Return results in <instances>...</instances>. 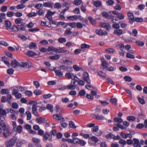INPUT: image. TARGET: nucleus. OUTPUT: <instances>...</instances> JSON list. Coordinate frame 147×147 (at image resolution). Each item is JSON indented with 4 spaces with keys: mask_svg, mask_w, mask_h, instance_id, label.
Instances as JSON below:
<instances>
[{
    "mask_svg": "<svg viewBox=\"0 0 147 147\" xmlns=\"http://www.w3.org/2000/svg\"><path fill=\"white\" fill-rule=\"evenodd\" d=\"M2 128L3 130V134L5 137L6 138L7 137L11 135L10 131L9 129L6 127L4 122L0 123V134L2 132Z\"/></svg>",
    "mask_w": 147,
    "mask_h": 147,
    "instance_id": "1",
    "label": "nucleus"
},
{
    "mask_svg": "<svg viewBox=\"0 0 147 147\" xmlns=\"http://www.w3.org/2000/svg\"><path fill=\"white\" fill-rule=\"evenodd\" d=\"M11 64V66L13 68H15L18 66L19 67L24 68L28 66V63L27 62H22L21 64H19V63L16 60H12Z\"/></svg>",
    "mask_w": 147,
    "mask_h": 147,
    "instance_id": "2",
    "label": "nucleus"
},
{
    "mask_svg": "<svg viewBox=\"0 0 147 147\" xmlns=\"http://www.w3.org/2000/svg\"><path fill=\"white\" fill-rule=\"evenodd\" d=\"M17 138L16 137L12 138L11 139L7 140L5 142V144L6 147H12L15 144Z\"/></svg>",
    "mask_w": 147,
    "mask_h": 147,
    "instance_id": "3",
    "label": "nucleus"
},
{
    "mask_svg": "<svg viewBox=\"0 0 147 147\" xmlns=\"http://www.w3.org/2000/svg\"><path fill=\"white\" fill-rule=\"evenodd\" d=\"M98 141V139L95 136L91 137L90 139L89 140L88 142L91 145L96 146V143Z\"/></svg>",
    "mask_w": 147,
    "mask_h": 147,
    "instance_id": "4",
    "label": "nucleus"
},
{
    "mask_svg": "<svg viewBox=\"0 0 147 147\" xmlns=\"http://www.w3.org/2000/svg\"><path fill=\"white\" fill-rule=\"evenodd\" d=\"M53 118L57 122H60L64 121L65 119L62 116L61 114H55L53 115Z\"/></svg>",
    "mask_w": 147,
    "mask_h": 147,
    "instance_id": "5",
    "label": "nucleus"
},
{
    "mask_svg": "<svg viewBox=\"0 0 147 147\" xmlns=\"http://www.w3.org/2000/svg\"><path fill=\"white\" fill-rule=\"evenodd\" d=\"M52 139V136L49 133L46 132L43 135V140L45 142L47 140L50 141Z\"/></svg>",
    "mask_w": 147,
    "mask_h": 147,
    "instance_id": "6",
    "label": "nucleus"
},
{
    "mask_svg": "<svg viewBox=\"0 0 147 147\" xmlns=\"http://www.w3.org/2000/svg\"><path fill=\"white\" fill-rule=\"evenodd\" d=\"M100 26L101 28H105L108 31L110 30L111 28V27L110 24L106 22L101 23L100 24Z\"/></svg>",
    "mask_w": 147,
    "mask_h": 147,
    "instance_id": "7",
    "label": "nucleus"
},
{
    "mask_svg": "<svg viewBox=\"0 0 147 147\" xmlns=\"http://www.w3.org/2000/svg\"><path fill=\"white\" fill-rule=\"evenodd\" d=\"M75 143V144H79L82 146H84L86 144V142L85 141L76 138Z\"/></svg>",
    "mask_w": 147,
    "mask_h": 147,
    "instance_id": "8",
    "label": "nucleus"
},
{
    "mask_svg": "<svg viewBox=\"0 0 147 147\" xmlns=\"http://www.w3.org/2000/svg\"><path fill=\"white\" fill-rule=\"evenodd\" d=\"M65 76L69 79H71L72 80H74L76 81H78V78L76 76V74H66Z\"/></svg>",
    "mask_w": 147,
    "mask_h": 147,
    "instance_id": "9",
    "label": "nucleus"
},
{
    "mask_svg": "<svg viewBox=\"0 0 147 147\" xmlns=\"http://www.w3.org/2000/svg\"><path fill=\"white\" fill-rule=\"evenodd\" d=\"M12 95L15 96V97L17 99L20 98L22 96V94L18 93L17 90L14 89L13 90Z\"/></svg>",
    "mask_w": 147,
    "mask_h": 147,
    "instance_id": "10",
    "label": "nucleus"
},
{
    "mask_svg": "<svg viewBox=\"0 0 147 147\" xmlns=\"http://www.w3.org/2000/svg\"><path fill=\"white\" fill-rule=\"evenodd\" d=\"M127 15L130 23L132 24L135 21V19L133 14L132 13L128 12L127 13Z\"/></svg>",
    "mask_w": 147,
    "mask_h": 147,
    "instance_id": "11",
    "label": "nucleus"
},
{
    "mask_svg": "<svg viewBox=\"0 0 147 147\" xmlns=\"http://www.w3.org/2000/svg\"><path fill=\"white\" fill-rule=\"evenodd\" d=\"M133 146L134 147H141V144L138 139L136 138L133 139Z\"/></svg>",
    "mask_w": 147,
    "mask_h": 147,
    "instance_id": "12",
    "label": "nucleus"
},
{
    "mask_svg": "<svg viewBox=\"0 0 147 147\" xmlns=\"http://www.w3.org/2000/svg\"><path fill=\"white\" fill-rule=\"evenodd\" d=\"M106 137L107 138L109 139L110 138L113 139L115 140H120L121 138L119 136H115V135H113L111 134H110L109 135H107Z\"/></svg>",
    "mask_w": 147,
    "mask_h": 147,
    "instance_id": "13",
    "label": "nucleus"
},
{
    "mask_svg": "<svg viewBox=\"0 0 147 147\" xmlns=\"http://www.w3.org/2000/svg\"><path fill=\"white\" fill-rule=\"evenodd\" d=\"M96 32L99 36L107 35L108 34V32L107 31L103 32L102 30L101 29L99 30H96Z\"/></svg>",
    "mask_w": 147,
    "mask_h": 147,
    "instance_id": "14",
    "label": "nucleus"
},
{
    "mask_svg": "<svg viewBox=\"0 0 147 147\" xmlns=\"http://www.w3.org/2000/svg\"><path fill=\"white\" fill-rule=\"evenodd\" d=\"M9 112V110L8 109H0V115L3 116H6L7 114Z\"/></svg>",
    "mask_w": 147,
    "mask_h": 147,
    "instance_id": "15",
    "label": "nucleus"
},
{
    "mask_svg": "<svg viewBox=\"0 0 147 147\" xmlns=\"http://www.w3.org/2000/svg\"><path fill=\"white\" fill-rule=\"evenodd\" d=\"M8 59H9V58L5 56L2 57L1 58V61L8 66L10 65V63L8 61Z\"/></svg>",
    "mask_w": 147,
    "mask_h": 147,
    "instance_id": "16",
    "label": "nucleus"
},
{
    "mask_svg": "<svg viewBox=\"0 0 147 147\" xmlns=\"http://www.w3.org/2000/svg\"><path fill=\"white\" fill-rule=\"evenodd\" d=\"M83 80L87 83L89 84L90 83L88 74H84Z\"/></svg>",
    "mask_w": 147,
    "mask_h": 147,
    "instance_id": "17",
    "label": "nucleus"
},
{
    "mask_svg": "<svg viewBox=\"0 0 147 147\" xmlns=\"http://www.w3.org/2000/svg\"><path fill=\"white\" fill-rule=\"evenodd\" d=\"M11 23L8 20L5 21V25L6 29L8 30L10 29L11 26Z\"/></svg>",
    "mask_w": 147,
    "mask_h": 147,
    "instance_id": "18",
    "label": "nucleus"
},
{
    "mask_svg": "<svg viewBox=\"0 0 147 147\" xmlns=\"http://www.w3.org/2000/svg\"><path fill=\"white\" fill-rule=\"evenodd\" d=\"M113 33L114 34H116L119 36L123 34V31L120 29H116L114 30Z\"/></svg>",
    "mask_w": 147,
    "mask_h": 147,
    "instance_id": "19",
    "label": "nucleus"
},
{
    "mask_svg": "<svg viewBox=\"0 0 147 147\" xmlns=\"http://www.w3.org/2000/svg\"><path fill=\"white\" fill-rule=\"evenodd\" d=\"M37 123L39 124L42 123H44L45 122V118L42 117L37 118L36 119Z\"/></svg>",
    "mask_w": 147,
    "mask_h": 147,
    "instance_id": "20",
    "label": "nucleus"
},
{
    "mask_svg": "<svg viewBox=\"0 0 147 147\" xmlns=\"http://www.w3.org/2000/svg\"><path fill=\"white\" fill-rule=\"evenodd\" d=\"M28 47L30 49H36L37 48L36 44L34 42H31L28 45Z\"/></svg>",
    "mask_w": 147,
    "mask_h": 147,
    "instance_id": "21",
    "label": "nucleus"
},
{
    "mask_svg": "<svg viewBox=\"0 0 147 147\" xmlns=\"http://www.w3.org/2000/svg\"><path fill=\"white\" fill-rule=\"evenodd\" d=\"M93 2L94 3V5L96 7H98L101 5V2L99 1H93Z\"/></svg>",
    "mask_w": 147,
    "mask_h": 147,
    "instance_id": "22",
    "label": "nucleus"
},
{
    "mask_svg": "<svg viewBox=\"0 0 147 147\" xmlns=\"http://www.w3.org/2000/svg\"><path fill=\"white\" fill-rule=\"evenodd\" d=\"M18 26L19 27V29L22 31H25V24L24 23H21L20 25H18Z\"/></svg>",
    "mask_w": 147,
    "mask_h": 147,
    "instance_id": "23",
    "label": "nucleus"
},
{
    "mask_svg": "<svg viewBox=\"0 0 147 147\" xmlns=\"http://www.w3.org/2000/svg\"><path fill=\"white\" fill-rule=\"evenodd\" d=\"M75 82H74L73 84H71L67 86V89L70 90H74L76 88V86L74 85Z\"/></svg>",
    "mask_w": 147,
    "mask_h": 147,
    "instance_id": "24",
    "label": "nucleus"
},
{
    "mask_svg": "<svg viewBox=\"0 0 147 147\" xmlns=\"http://www.w3.org/2000/svg\"><path fill=\"white\" fill-rule=\"evenodd\" d=\"M71 29L70 28L67 29L64 33V35L65 36H69L72 33V32L71 31Z\"/></svg>",
    "mask_w": 147,
    "mask_h": 147,
    "instance_id": "25",
    "label": "nucleus"
},
{
    "mask_svg": "<svg viewBox=\"0 0 147 147\" xmlns=\"http://www.w3.org/2000/svg\"><path fill=\"white\" fill-rule=\"evenodd\" d=\"M1 93L2 94H7L9 92V91L7 89H3L1 90L0 91Z\"/></svg>",
    "mask_w": 147,
    "mask_h": 147,
    "instance_id": "26",
    "label": "nucleus"
},
{
    "mask_svg": "<svg viewBox=\"0 0 147 147\" xmlns=\"http://www.w3.org/2000/svg\"><path fill=\"white\" fill-rule=\"evenodd\" d=\"M19 28L18 25H13L12 28L10 29H11L13 32H18L19 30Z\"/></svg>",
    "mask_w": 147,
    "mask_h": 147,
    "instance_id": "27",
    "label": "nucleus"
},
{
    "mask_svg": "<svg viewBox=\"0 0 147 147\" xmlns=\"http://www.w3.org/2000/svg\"><path fill=\"white\" fill-rule=\"evenodd\" d=\"M53 3H49V2H45L43 4V6L45 7H48L52 8L53 7Z\"/></svg>",
    "mask_w": 147,
    "mask_h": 147,
    "instance_id": "28",
    "label": "nucleus"
},
{
    "mask_svg": "<svg viewBox=\"0 0 147 147\" xmlns=\"http://www.w3.org/2000/svg\"><path fill=\"white\" fill-rule=\"evenodd\" d=\"M60 57L58 55H56L53 56H51L49 57V58L51 60H55L58 59Z\"/></svg>",
    "mask_w": 147,
    "mask_h": 147,
    "instance_id": "29",
    "label": "nucleus"
},
{
    "mask_svg": "<svg viewBox=\"0 0 147 147\" xmlns=\"http://www.w3.org/2000/svg\"><path fill=\"white\" fill-rule=\"evenodd\" d=\"M27 55L29 56H36L37 54L32 51H29L27 52Z\"/></svg>",
    "mask_w": 147,
    "mask_h": 147,
    "instance_id": "30",
    "label": "nucleus"
},
{
    "mask_svg": "<svg viewBox=\"0 0 147 147\" xmlns=\"http://www.w3.org/2000/svg\"><path fill=\"white\" fill-rule=\"evenodd\" d=\"M110 102L113 105H116L117 100L115 98L111 97L110 99Z\"/></svg>",
    "mask_w": 147,
    "mask_h": 147,
    "instance_id": "31",
    "label": "nucleus"
},
{
    "mask_svg": "<svg viewBox=\"0 0 147 147\" xmlns=\"http://www.w3.org/2000/svg\"><path fill=\"white\" fill-rule=\"evenodd\" d=\"M15 22L16 24H20L23 22V19L20 18H18L15 20Z\"/></svg>",
    "mask_w": 147,
    "mask_h": 147,
    "instance_id": "32",
    "label": "nucleus"
},
{
    "mask_svg": "<svg viewBox=\"0 0 147 147\" xmlns=\"http://www.w3.org/2000/svg\"><path fill=\"white\" fill-rule=\"evenodd\" d=\"M37 13L34 12H32L27 15L26 16L28 17L31 18L36 16Z\"/></svg>",
    "mask_w": 147,
    "mask_h": 147,
    "instance_id": "33",
    "label": "nucleus"
},
{
    "mask_svg": "<svg viewBox=\"0 0 147 147\" xmlns=\"http://www.w3.org/2000/svg\"><path fill=\"white\" fill-rule=\"evenodd\" d=\"M69 126L75 129L76 127L74 123L72 121H70L69 123Z\"/></svg>",
    "mask_w": 147,
    "mask_h": 147,
    "instance_id": "34",
    "label": "nucleus"
},
{
    "mask_svg": "<svg viewBox=\"0 0 147 147\" xmlns=\"http://www.w3.org/2000/svg\"><path fill=\"white\" fill-rule=\"evenodd\" d=\"M26 114L27 115V120H30L32 117L31 114V113L29 111H27L26 112Z\"/></svg>",
    "mask_w": 147,
    "mask_h": 147,
    "instance_id": "35",
    "label": "nucleus"
},
{
    "mask_svg": "<svg viewBox=\"0 0 147 147\" xmlns=\"http://www.w3.org/2000/svg\"><path fill=\"white\" fill-rule=\"evenodd\" d=\"M16 129L18 133H20L22 132V126L21 125H19L17 127Z\"/></svg>",
    "mask_w": 147,
    "mask_h": 147,
    "instance_id": "36",
    "label": "nucleus"
},
{
    "mask_svg": "<svg viewBox=\"0 0 147 147\" xmlns=\"http://www.w3.org/2000/svg\"><path fill=\"white\" fill-rule=\"evenodd\" d=\"M5 14L4 13H0V22H2V19H5Z\"/></svg>",
    "mask_w": 147,
    "mask_h": 147,
    "instance_id": "37",
    "label": "nucleus"
},
{
    "mask_svg": "<svg viewBox=\"0 0 147 147\" xmlns=\"http://www.w3.org/2000/svg\"><path fill=\"white\" fill-rule=\"evenodd\" d=\"M47 109L50 110V112H53L52 109L53 107V105L51 104H48L46 106Z\"/></svg>",
    "mask_w": 147,
    "mask_h": 147,
    "instance_id": "38",
    "label": "nucleus"
},
{
    "mask_svg": "<svg viewBox=\"0 0 147 147\" xmlns=\"http://www.w3.org/2000/svg\"><path fill=\"white\" fill-rule=\"evenodd\" d=\"M67 25L70 26L72 28H75L76 27V23L75 22L72 23H68L67 24Z\"/></svg>",
    "mask_w": 147,
    "mask_h": 147,
    "instance_id": "39",
    "label": "nucleus"
},
{
    "mask_svg": "<svg viewBox=\"0 0 147 147\" xmlns=\"http://www.w3.org/2000/svg\"><path fill=\"white\" fill-rule=\"evenodd\" d=\"M135 117L133 116H129L127 118V119L129 121H134L135 120Z\"/></svg>",
    "mask_w": 147,
    "mask_h": 147,
    "instance_id": "40",
    "label": "nucleus"
},
{
    "mask_svg": "<svg viewBox=\"0 0 147 147\" xmlns=\"http://www.w3.org/2000/svg\"><path fill=\"white\" fill-rule=\"evenodd\" d=\"M105 51L108 53H112L115 51V50L112 48H108L105 49Z\"/></svg>",
    "mask_w": 147,
    "mask_h": 147,
    "instance_id": "41",
    "label": "nucleus"
},
{
    "mask_svg": "<svg viewBox=\"0 0 147 147\" xmlns=\"http://www.w3.org/2000/svg\"><path fill=\"white\" fill-rule=\"evenodd\" d=\"M76 138H73L72 139H67V142L69 143L75 144Z\"/></svg>",
    "mask_w": 147,
    "mask_h": 147,
    "instance_id": "42",
    "label": "nucleus"
},
{
    "mask_svg": "<svg viewBox=\"0 0 147 147\" xmlns=\"http://www.w3.org/2000/svg\"><path fill=\"white\" fill-rule=\"evenodd\" d=\"M58 41L59 42L62 43L66 42V39L65 38H60L58 39Z\"/></svg>",
    "mask_w": 147,
    "mask_h": 147,
    "instance_id": "43",
    "label": "nucleus"
},
{
    "mask_svg": "<svg viewBox=\"0 0 147 147\" xmlns=\"http://www.w3.org/2000/svg\"><path fill=\"white\" fill-rule=\"evenodd\" d=\"M42 91L40 90L36 89L34 92V94L36 95H40L42 93Z\"/></svg>",
    "mask_w": 147,
    "mask_h": 147,
    "instance_id": "44",
    "label": "nucleus"
},
{
    "mask_svg": "<svg viewBox=\"0 0 147 147\" xmlns=\"http://www.w3.org/2000/svg\"><path fill=\"white\" fill-rule=\"evenodd\" d=\"M114 120L115 122L119 123H121L123 121L122 119L120 118L115 117L114 118Z\"/></svg>",
    "mask_w": 147,
    "mask_h": 147,
    "instance_id": "45",
    "label": "nucleus"
},
{
    "mask_svg": "<svg viewBox=\"0 0 147 147\" xmlns=\"http://www.w3.org/2000/svg\"><path fill=\"white\" fill-rule=\"evenodd\" d=\"M83 26H86V25L85 24H82L80 22H78L76 24V27L78 28H82Z\"/></svg>",
    "mask_w": 147,
    "mask_h": 147,
    "instance_id": "46",
    "label": "nucleus"
},
{
    "mask_svg": "<svg viewBox=\"0 0 147 147\" xmlns=\"http://www.w3.org/2000/svg\"><path fill=\"white\" fill-rule=\"evenodd\" d=\"M35 8L37 9H42V5L41 3H38L35 6Z\"/></svg>",
    "mask_w": 147,
    "mask_h": 147,
    "instance_id": "47",
    "label": "nucleus"
},
{
    "mask_svg": "<svg viewBox=\"0 0 147 147\" xmlns=\"http://www.w3.org/2000/svg\"><path fill=\"white\" fill-rule=\"evenodd\" d=\"M90 47V45L86 44H82L81 46V48L82 49H89Z\"/></svg>",
    "mask_w": 147,
    "mask_h": 147,
    "instance_id": "48",
    "label": "nucleus"
},
{
    "mask_svg": "<svg viewBox=\"0 0 147 147\" xmlns=\"http://www.w3.org/2000/svg\"><path fill=\"white\" fill-rule=\"evenodd\" d=\"M126 57L127 58L131 59H134L135 58V56L134 55H132L129 53H127L126 55Z\"/></svg>",
    "mask_w": 147,
    "mask_h": 147,
    "instance_id": "49",
    "label": "nucleus"
},
{
    "mask_svg": "<svg viewBox=\"0 0 147 147\" xmlns=\"http://www.w3.org/2000/svg\"><path fill=\"white\" fill-rule=\"evenodd\" d=\"M82 2V0H75L74 2V4L76 5H80L81 4Z\"/></svg>",
    "mask_w": 147,
    "mask_h": 147,
    "instance_id": "50",
    "label": "nucleus"
},
{
    "mask_svg": "<svg viewBox=\"0 0 147 147\" xmlns=\"http://www.w3.org/2000/svg\"><path fill=\"white\" fill-rule=\"evenodd\" d=\"M86 91L84 90H80L78 93V95L80 96H84L86 94Z\"/></svg>",
    "mask_w": 147,
    "mask_h": 147,
    "instance_id": "51",
    "label": "nucleus"
},
{
    "mask_svg": "<svg viewBox=\"0 0 147 147\" xmlns=\"http://www.w3.org/2000/svg\"><path fill=\"white\" fill-rule=\"evenodd\" d=\"M25 95L28 96H30L32 95V92L30 91L27 90L25 92Z\"/></svg>",
    "mask_w": 147,
    "mask_h": 147,
    "instance_id": "52",
    "label": "nucleus"
},
{
    "mask_svg": "<svg viewBox=\"0 0 147 147\" xmlns=\"http://www.w3.org/2000/svg\"><path fill=\"white\" fill-rule=\"evenodd\" d=\"M95 117L96 119L97 120L103 119L104 118V117L102 115H95Z\"/></svg>",
    "mask_w": 147,
    "mask_h": 147,
    "instance_id": "53",
    "label": "nucleus"
},
{
    "mask_svg": "<svg viewBox=\"0 0 147 147\" xmlns=\"http://www.w3.org/2000/svg\"><path fill=\"white\" fill-rule=\"evenodd\" d=\"M40 140L39 138L34 137L32 138V141L34 143H37L39 142Z\"/></svg>",
    "mask_w": 147,
    "mask_h": 147,
    "instance_id": "54",
    "label": "nucleus"
},
{
    "mask_svg": "<svg viewBox=\"0 0 147 147\" xmlns=\"http://www.w3.org/2000/svg\"><path fill=\"white\" fill-rule=\"evenodd\" d=\"M61 7V5L59 3H56L54 6L55 8L59 9Z\"/></svg>",
    "mask_w": 147,
    "mask_h": 147,
    "instance_id": "55",
    "label": "nucleus"
},
{
    "mask_svg": "<svg viewBox=\"0 0 147 147\" xmlns=\"http://www.w3.org/2000/svg\"><path fill=\"white\" fill-rule=\"evenodd\" d=\"M112 26L113 28L116 29H118L120 27L119 24L116 23L113 24Z\"/></svg>",
    "mask_w": 147,
    "mask_h": 147,
    "instance_id": "56",
    "label": "nucleus"
},
{
    "mask_svg": "<svg viewBox=\"0 0 147 147\" xmlns=\"http://www.w3.org/2000/svg\"><path fill=\"white\" fill-rule=\"evenodd\" d=\"M119 143L120 144L123 145L122 147H124V146L126 145V141L125 140L122 139L120 140L119 141Z\"/></svg>",
    "mask_w": 147,
    "mask_h": 147,
    "instance_id": "57",
    "label": "nucleus"
},
{
    "mask_svg": "<svg viewBox=\"0 0 147 147\" xmlns=\"http://www.w3.org/2000/svg\"><path fill=\"white\" fill-rule=\"evenodd\" d=\"M11 106L13 108L17 109L18 108L19 105L17 103L15 102L12 103Z\"/></svg>",
    "mask_w": 147,
    "mask_h": 147,
    "instance_id": "58",
    "label": "nucleus"
},
{
    "mask_svg": "<svg viewBox=\"0 0 147 147\" xmlns=\"http://www.w3.org/2000/svg\"><path fill=\"white\" fill-rule=\"evenodd\" d=\"M14 15V12L13 11L8 12L7 13V16L9 17H11Z\"/></svg>",
    "mask_w": 147,
    "mask_h": 147,
    "instance_id": "59",
    "label": "nucleus"
},
{
    "mask_svg": "<svg viewBox=\"0 0 147 147\" xmlns=\"http://www.w3.org/2000/svg\"><path fill=\"white\" fill-rule=\"evenodd\" d=\"M124 78L125 81L130 82L131 81L132 79L129 76H126L124 77Z\"/></svg>",
    "mask_w": 147,
    "mask_h": 147,
    "instance_id": "60",
    "label": "nucleus"
},
{
    "mask_svg": "<svg viewBox=\"0 0 147 147\" xmlns=\"http://www.w3.org/2000/svg\"><path fill=\"white\" fill-rule=\"evenodd\" d=\"M26 7L25 5L22 4L18 5L16 6V8L17 9H22Z\"/></svg>",
    "mask_w": 147,
    "mask_h": 147,
    "instance_id": "61",
    "label": "nucleus"
},
{
    "mask_svg": "<svg viewBox=\"0 0 147 147\" xmlns=\"http://www.w3.org/2000/svg\"><path fill=\"white\" fill-rule=\"evenodd\" d=\"M144 127V125L142 123H138L136 126V128L138 129H141L143 128Z\"/></svg>",
    "mask_w": 147,
    "mask_h": 147,
    "instance_id": "62",
    "label": "nucleus"
},
{
    "mask_svg": "<svg viewBox=\"0 0 147 147\" xmlns=\"http://www.w3.org/2000/svg\"><path fill=\"white\" fill-rule=\"evenodd\" d=\"M138 31L136 29H134L132 30V34L133 36L136 37L137 36Z\"/></svg>",
    "mask_w": 147,
    "mask_h": 147,
    "instance_id": "63",
    "label": "nucleus"
},
{
    "mask_svg": "<svg viewBox=\"0 0 147 147\" xmlns=\"http://www.w3.org/2000/svg\"><path fill=\"white\" fill-rule=\"evenodd\" d=\"M117 17L120 20L123 19L124 18V16L121 13H119Z\"/></svg>",
    "mask_w": 147,
    "mask_h": 147,
    "instance_id": "64",
    "label": "nucleus"
}]
</instances>
